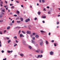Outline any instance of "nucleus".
<instances>
[{"instance_id":"obj_62","label":"nucleus","mask_w":60,"mask_h":60,"mask_svg":"<svg viewBox=\"0 0 60 60\" xmlns=\"http://www.w3.org/2000/svg\"><path fill=\"white\" fill-rule=\"evenodd\" d=\"M58 17H60V15H58L57 16Z\"/></svg>"},{"instance_id":"obj_24","label":"nucleus","mask_w":60,"mask_h":60,"mask_svg":"<svg viewBox=\"0 0 60 60\" xmlns=\"http://www.w3.org/2000/svg\"><path fill=\"white\" fill-rule=\"evenodd\" d=\"M3 17V15H0V18H1Z\"/></svg>"},{"instance_id":"obj_28","label":"nucleus","mask_w":60,"mask_h":60,"mask_svg":"<svg viewBox=\"0 0 60 60\" xmlns=\"http://www.w3.org/2000/svg\"><path fill=\"white\" fill-rule=\"evenodd\" d=\"M17 44H15V45H14V47H15L16 46H17Z\"/></svg>"},{"instance_id":"obj_16","label":"nucleus","mask_w":60,"mask_h":60,"mask_svg":"<svg viewBox=\"0 0 60 60\" xmlns=\"http://www.w3.org/2000/svg\"><path fill=\"white\" fill-rule=\"evenodd\" d=\"M20 55L21 56H24V54H20Z\"/></svg>"},{"instance_id":"obj_50","label":"nucleus","mask_w":60,"mask_h":60,"mask_svg":"<svg viewBox=\"0 0 60 60\" xmlns=\"http://www.w3.org/2000/svg\"><path fill=\"white\" fill-rule=\"evenodd\" d=\"M10 6H12V5H13V4H10Z\"/></svg>"},{"instance_id":"obj_47","label":"nucleus","mask_w":60,"mask_h":60,"mask_svg":"<svg viewBox=\"0 0 60 60\" xmlns=\"http://www.w3.org/2000/svg\"><path fill=\"white\" fill-rule=\"evenodd\" d=\"M41 53H43V51L42 50H41Z\"/></svg>"},{"instance_id":"obj_10","label":"nucleus","mask_w":60,"mask_h":60,"mask_svg":"<svg viewBox=\"0 0 60 60\" xmlns=\"http://www.w3.org/2000/svg\"><path fill=\"white\" fill-rule=\"evenodd\" d=\"M20 37L21 38L22 37V36L23 37H24V36H23L22 34H20Z\"/></svg>"},{"instance_id":"obj_7","label":"nucleus","mask_w":60,"mask_h":60,"mask_svg":"<svg viewBox=\"0 0 60 60\" xmlns=\"http://www.w3.org/2000/svg\"><path fill=\"white\" fill-rule=\"evenodd\" d=\"M22 43L23 44H24V45H25L26 43V41H25L24 40H23L22 41Z\"/></svg>"},{"instance_id":"obj_54","label":"nucleus","mask_w":60,"mask_h":60,"mask_svg":"<svg viewBox=\"0 0 60 60\" xmlns=\"http://www.w3.org/2000/svg\"><path fill=\"white\" fill-rule=\"evenodd\" d=\"M54 45L55 47H56V44L55 43L54 44Z\"/></svg>"},{"instance_id":"obj_29","label":"nucleus","mask_w":60,"mask_h":60,"mask_svg":"<svg viewBox=\"0 0 60 60\" xmlns=\"http://www.w3.org/2000/svg\"><path fill=\"white\" fill-rule=\"evenodd\" d=\"M42 2L43 3H45V1H44V0H41Z\"/></svg>"},{"instance_id":"obj_58","label":"nucleus","mask_w":60,"mask_h":60,"mask_svg":"<svg viewBox=\"0 0 60 60\" xmlns=\"http://www.w3.org/2000/svg\"><path fill=\"white\" fill-rule=\"evenodd\" d=\"M10 25H11V26H12V24L11 23L10 24Z\"/></svg>"},{"instance_id":"obj_56","label":"nucleus","mask_w":60,"mask_h":60,"mask_svg":"<svg viewBox=\"0 0 60 60\" xmlns=\"http://www.w3.org/2000/svg\"><path fill=\"white\" fill-rule=\"evenodd\" d=\"M39 2L41 3V0H39Z\"/></svg>"},{"instance_id":"obj_3","label":"nucleus","mask_w":60,"mask_h":60,"mask_svg":"<svg viewBox=\"0 0 60 60\" xmlns=\"http://www.w3.org/2000/svg\"><path fill=\"white\" fill-rule=\"evenodd\" d=\"M30 21V19H28L25 20V22H28V21Z\"/></svg>"},{"instance_id":"obj_32","label":"nucleus","mask_w":60,"mask_h":60,"mask_svg":"<svg viewBox=\"0 0 60 60\" xmlns=\"http://www.w3.org/2000/svg\"><path fill=\"white\" fill-rule=\"evenodd\" d=\"M12 23H14V20H13L12 21Z\"/></svg>"},{"instance_id":"obj_12","label":"nucleus","mask_w":60,"mask_h":60,"mask_svg":"<svg viewBox=\"0 0 60 60\" xmlns=\"http://www.w3.org/2000/svg\"><path fill=\"white\" fill-rule=\"evenodd\" d=\"M46 17L45 16H43L42 17V18L43 19H45Z\"/></svg>"},{"instance_id":"obj_26","label":"nucleus","mask_w":60,"mask_h":60,"mask_svg":"<svg viewBox=\"0 0 60 60\" xmlns=\"http://www.w3.org/2000/svg\"><path fill=\"white\" fill-rule=\"evenodd\" d=\"M14 7L13 6H12V7H11V9H14Z\"/></svg>"},{"instance_id":"obj_4","label":"nucleus","mask_w":60,"mask_h":60,"mask_svg":"<svg viewBox=\"0 0 60 60\" xmlns=\"http://www.w3.org/2000/svg\"><path fill=\"white\" fill-rule=\"evenodd\" d=\"M53 54H54V52L52 51H51L50 52V54L51 55H53Z\"/></svg>"},{"instance_id":"obj_36","label":"nucleus","mask_w":60,"mask_h":60,"mask_svg":"<svg viewBox=\"0 0 60 60\" xmlns=\"http://www.w3.org/2000/svg\"><path fill=\"white\" fill-rule=\"evenodd\" d=\"M3 9V8H0V10L1 11H2Z\"/></svg>"},{"instance_id":"obj_60","label":"nucleus","mask_w":60,"mask_h":60,"mask_svg":"<svg viewBox=\"0 0 60 60\" xmlns=\"http://www.w3.org/2000/svg\"><path fill=\"white\" fill-rule=\"evenodd\" d=\"M28 28L29 29H30V30H31V28H30L28 27Z\"/></svg>"},{"instance_id":"obj_57","label":"nucleus","mask_w":60,"mask_h":60,"mask_svg":"<svg viewBox=\"0 0 60 60\" xmlns=\"http://www.w3.org/2000/svg\"><path fill=\"white\" fill-rule=\"evenodd\" d=\"M42 22L43 23H45V21H43Z\"/></svg>"},{"instance_id":"obj_63","label":"nucleus","mask_w":60,"mask_h":60,"mask_svg":"<svg viewBox=\"0 0 60 60\" xmlns=\"http://www.w3.org/2000/svg\"><path fill=\"white\" fill-rule=\"evenodd\" d=\"M0 4L1 5V6H3V5H2V4Z\"/></svg>"},{"instance_id":"obj_33","label":"nucleus","mask_w":60,"mask_h":60,"mask_svg":"<svg viewBox=\"0 0 60 60\" xmlns=\"http://www.w3.org/2000/svg\"><path fill=\"white\" fill-rule=\"evenodd\" d=\"M19 19V18H18L16 19V20H18Z\"/></svg>"},{"instance_id":"obj_19","label":"nucleus","mask_w":60,"mask_h":60,"mask_svg":"<svg viewBox=\"0 0 60 60\" xmlns=\"http://www.w3.org/2000/svg\"><path fill=\"white\" fill-rule=\"evenodd\" d=\"M45 43L46 44H48V42L47 41H45Z\"/></svg>"},{"instance_id":"obj_42","label":"nucleus","mask_w":60,"mask_h":60,"mask_svg":"<svg viewBox=\"0 0 60 60\" xmlns=\"http://www.w3.org/2000/svg\"><path fill=\"white\" fill-rule=\"evenodd\" d=\"M0 34H2V31H0Z\"/></svg>"},{"instance_id":"obj_5","label":"nucleus","mask_w":60,"mask_h":60,"mask_svg":"<svg viewBox=\"0 0 60 60\" xmlns=\"http://www.w3.org/2000/svg\"><path fill=\"white\" fill-rule=\"evenodd\" d=\"M36 52H37V53H39L40 51V49H39L38 50H36L35 51Z\"/></svg>"},{"instance_id":"obj_23","label":"nucleus","mask_w":60,"mask_h":60,"mask_svg":"<svg viewBox=\"0 0 60 60\" xmlns=\"http://www.w3.org/2000/svg\"><path fill=\"white\" fill-rule=\"evenodd\" d=\"M19 11H17V13H18V14H19Z\"/></svg>"},{"instance_id":"obj_38","label":"nucleus","mask_w":60,"mask_h":60,"mask_svg":"<svg viewBox=\"0 0 60 60\" xmlns=\"http://www.w3.org/2000/svg\"><path fill=\"white\" fill-rule=\"evenodd\" d=\"M11 51H8V53H10Z\"/></svg>"},{"instance_id":"obj_52","label":"nucleus","mask_w":60,"mask_h":60,"mask_svg":"<svg viewBox=\"0 0 60 60\" xmlns=\"http://www.w3.org/2000/svg\"><path fill=\"white\" fill-rule=\"evenodd\" d=\"M4 33H5V32H6V30H5L4 31Z\"/></svg>"},{"instance_id":"obj_17","label":"nucleus","mask_w":60,"mask_h":60,"mask_svg":"<svg viewBox=\"0 0 60 60\" xmlns=\"http://www.w3.org/2000/svg\"><path fill=\"white\" fill-rule=\"evenodd\" d=\"M35 37L36 38H38V37H39V35H36L35 36Z\"/></svg>"},{"instance_id":"obj_44","label":"nucleus","mask_w":60,"mask_h":60,"mask_svg":"<svg viewBox=\"0 0 60 60\" xmlns=\"http://www.w3.org/2000/svg\"><path fill=\"white\" fill-rule=\"evenodd\" d=\"M14 16H15V17H17V15H14Z\"/></svg>"},{"instance_id":"obj_22","label":"nucleus","mask_w":60,"mask_h":60,"mask_svg":"<svg viewBox=\"0 0 60 60\" xmlns=\"http://www.w3.org/2000/svg\"><path fill=\"white\" fill-rule=\"evenodd\" d=\"M40 32L41 33H45V31H43V30H41L40 31Z\"/></svg>"},{"instance_id":"obj_55","label":"nucleus","mask_w":60,"mask_h":60,"mask_svg":"<svg viewBox=\"0 0 60 60\" xmlns=\"http://www.w3.org/2000/svg\"><path fill=\"white\" fill-rule=\"evenodd\" d=\"M49 35H50V33L49 32Z\"/></svg>"},{"instance_id":"obj_27","label":"nucleus","mask_w":60,"mask_h":60,"mask_svg":"<svg viewBox=\"0 0 60 60\" xmlns=\"http://www.w3.org/2000/svg\"><path fill=\"white\" fill-rule=\"evenodd\" d=\"M32 39H33V40H35V38L34 37H32Z\"/></svg>"},{"instance_id":"obj_37","label":"nucleus","mask_w":60,"mask_h":60,"mask_svg":"<svg viewBox=\"0 0 60 60\" xmlns=\"http://www.w3.org/2000/svg\"><path fill=\"white\" fill-rule=\"evenodd\" d=\"M4 50H2V51H1V52H2V53H4Z\"/></svg>"},{"instance_id":"obj_45","label":"nucleus","mask_w":60,"mask_h":60,"mask_svg":"<svg viewBox=\"0 0 60 60\" xmlns=\"http://www.w3.org/2000/svg\"><path fill=\"white\" fill-rule=\"evenodd\" d=\"M6 59H7L6 58H5V59H3V60H6Z\"/></svg>"},{"instance_id":"obj_2","label":"nucleus","mask_w":60,"mask_h":60,"mask_svg":"<svg viewBox=\"0 0 60 60\" xmlns=\"http://www.w3.org/2000/svg\"><path fill=\"white\" fill-rule=\"evenodd\" d=\"M43 56L42 55H39L38 56V57H37V58H38L39 57L40 58H41Z\"/></svg>"},{"instance_id":"obj_30","label":"nucleus","mask_w":60,"mask_h":60,"mask_svg":"<svg viewBox=\"0 0 60 60\" xmlns=\"http://www.w3.org/2000/svg\"><path fill=\"white\" fill-rule=\"evenodd\" d=\"M51 42L53 43V42H54V40H52V41H51Z\"/></svg>"},{"instance_id":"obj_13","label":"nucleus","mask_w":60,"mask_h":60,"mask_svg":"<svg viewBox=\"0 0 60 60\" xmlns=\"http://www.w3.org/2000/svg\"><path fill=\"white\" fill-rule=\"evenodd\" d=\"M22 33L23 34H26V32L23 31H22Z\"/></svg>"},{"instance_id":"obj_35","label":"nucleus","mask_w":60,"mask_h":60,"mask_svg":"<svg viewBox=\"0 0 60 60\" xmlns=\"http://www.w3.org/2000/svg\"><path fill=\"white\" fill-rule=\"evenodd\" d=\"M37 19V18H35L34 19V20H36Z\"/></svg>"},{"instance_id":"obj_46","label":"nucleus","mask_w":60,"mask_h":60,"mask_svg":"<svg viewBox=\"0 0 60 60\" xmlns=\"http://www.w3.org/2000/svg\"><path fill=\"white\" fill-rule=\"evenodd\" d=\"M20 31H21V30H20L19 32V34H20Z\"/></svg>"},{"instance_id":"obj_31","label":"nucleus","mask_w":60,"mask_h":60,"mask_svg":"<svg viewBox=\"0 0 60 60\" xmlns=\"http://www.w3.org/2000/svg\"><path fill=\"white\" fill-rule=\"evenodd\" d=\"M6 38L8 40H9V39H10V38H9L8 37H6Z\"/></svg>"},{"instance_id":"obj_41","label":"nucleus","mask_w":60,"mask_h":60,"mask_svg":"<svg viewBox=\"0 0 60 60\" xmlns=\"http://www.w3.org/2000/svg\"><path fill=\"white\" fill-rule=\"evenodd\" d=\"M50 13H51V12H50L49 11V12H48V14H50Z\"/></svg>"},{"instance_id":"obj_34","label":"nucleus","mask_w":60,"mask_h":60,"mask_svg":"<svg viewBox=\"0 0 60 60\" xmlns=\"http://www.w3.org/2000/svg\"><path fill=\"white\" fill-rule=\"evenodd\" d=\"M2 11H3V12H5V11L4 10H4H2Z\"/></svg>"},{"instance_id":"obj_25","label":"nucleus","mask_w":60,"mask_h":60,"mask_svg":"<svg viewBox=\"0 0 60 60\" xmlns=\"http://www.w3.org/2000/svg\"><path fill=\"white\" fill-rule=\"evenodd\" d=\"M14 39H17V36H15L14 37Z\"/></svg>"},{"instance_id":"obj_1","label":"nucleus","mask_w":60,"mask_h":60,"mask_svg":"<svg viewBox=\"0 0 60 60\" xmlns=\"http://www.w3.org/2000/svg\"><path fill=\"white\" fill-rule=\"evenodd\" d=\"M40 41H41L40 43V45L41 46L42 45V43H43V41L41 39L40 40Z\"/></svg>"},{"instance_id":"obj_11","label":"nucleus","mask_w":60,"mask_h":60,"mask_svg":"<svg viewBox=\"0 0 60 60\" xmlns=\"http://www.w3.org/2000/svg\"><path fill=\"white\" fill-rule=\"evenodd\" d=\"M20 19L21 21H23V18H22V17L20 18Z\"/></svg>"},{"instance_id":"obj_61","label":"nucleus","mask_w":60,"mask_h":60,"mask_svg":"<svg viewBox=\"0 0 60 60\" xmlns=\"http://www.w3.org/2000/svg\"><path fill=\"white\" fill-rule=\"evenodd\" d=\"M12 52H13V51H12V50L11 51H10L11 53H12Z\"/></svg>"},{"instance_id":"obj_39","label":"nucleus","mask_w":60,"mask_h":60,"mask_svg":"<svg viewBox=\"0 0 60 60\" xmlns=\"http://www.w3.org/2000/svg\"><path fill=\"white\" fill-rule=\"evenodd\" d=\"M47 9H49V6H48L47 7Z\"/></svg>"},{"instance_id":"obj_8","label":"nucleus","mask_w":60,"mask_h":60,"mask_svg":"<svg viewBox=\"0 0 60 60\" xmlns=\"http://www.w3.org/2000/svg\"><path fill=\"white\" fill-rule=\"evenodd\" d=\"M31 42L32 43H33L34 44L35 43V41H33V40H32Z\"/></svg>"},{"instance_id":"obj_48","label":"nucleus","mask_w":60,"mask_h":60,"mask_svg":"<svg viewBox=\"0 0 60 60\" xmlns=\"http://www.w3.org/2000/svg\"><path fill=\"white\" fill-rule=\"evenodd\" d=\"M16 3H19V2L18 1H16Z\"/></svg>"},{"instance_id":"obj_21","label":"nucleus","mask_w":60,"mask_h":60,"mask_svg":"<svg viewBox=\"0 0 60 60\" xmlns=\"http://www.w3.org/2000/svg\"><path fill=\"white\" fill-rule=\"evenodd\" d=\"M38 15H40V14H41V12H38Z\"/></svg>"},{"instance_id":"obj_14","label":"nucleus","mask_w":60,"mask_h":60,"mask_svg":"<svg viewBox=\"0 0 60 60\" xmlns=\"http://www.w3.org/2000/svg\"><path fill=\"white\" fill-rule=\"evenodd\" d=\"M11 40H8V43H10V42H11Z\"/></svg>"},{"instance_id":"obj_6","label":"nucleus","mask_w":60,"mask_h":60,"mask_svg":"<svg viewBox=\"0 0 60 60\" xmlns=\"http://www.w3.org/2000/svg\"><path fill=\"white\" fill-rule=\"evenodd\" d=\"M27 33L28 34H31V32L30 31H27Z\"/></svg>"},{"instance_id":"obj_9","label":"nucleus","mask_w":60,"mask_h":60,"mask_svg":"<svg viewBox=\"0 0 60 60\" xmlns=\"http://www.w3.org/2000/svg\"><path fill=\"white\" fill-rule=\"evenodd\" d=\"M16 22H17V23H20L21 22V21H16Z\"/></svg>"},{"instance_id":"obj_49","label":"nucleus","mask_w":60,"mask_h":60,"mask_svg":"<svg viewBox=\"0 0 60 60\" xmlns=\"http://www.w3.org/2000/svg\"><path fill=\"white\" fill-rule=\"evenodd\" d=\"M21 7H24L23 5H21Z\"/></svg>"},{"instance_id":"obj_20","label":"nucleus","mask_w":60,"mask_h":60,"mask_svg":"<svg viewBox=\"0 0 60 60\" xmlns=\"http://www.w3.org/2000/svg\"><path fill=\"white\" fill-rule=\"evenodd\" d=\"M10 27L9 26L7 28V29H10Z\"/></svg>"},{"instance_id":"obj_18","label":"nucleus","mask_w":60,"mask_h":60,"mask_svg":"<svg viewBox=\"0 0 60 60\" xmlns=\"http://www.w3.org/2000/svg\"><path fill=\"white\" fill-rule=\"evenodd\" d=\"M21 28V27H16L15 28V29H16L17 28Z\"/></svg>"},{"instance_id":"obj_53","label":"nucleus","mask_w":60,"mask_h":60,"mask_svg":"<svg viewBox=\"0 0 60 60\" xmlns=\"http://www.w3.org/2000/svg\"><path fill=\"white\" fill-rule=\"evenodd\" d=\"M59 22H57V24H59Z\"/></svg>"},{"instance_id":"obj_40","label":"nucleus","mask_w":60,"mask_h":60,"mask_svg":"<svg viewBox=\"0 0 60 60\" xmlns=\"http://www.w3.org/2000/svg\"><path fill=\"white\" fill-rule=\"evenodd\" d=\"M15 41H16V43H18V42H19V41H18L17 40H15Z\"/></svg>"},{"instance_id":"obj_15","label":"nucleus","mask_w":60,"mask_h":60,"mask_svg":"<svg viewBox=\"0 0 60 60\" xmlns=\"http://www.w3.org/2000/svg\"><path fill=\"white\" fill-rule=\"evenodd\" d=\"M28 47L29 48V49H32V47L30 46H28Z\"/></svg>"},{"instance_id":"obj_51","label":"nucleus","mask_w":60,"mask_h":60,"mask_svg":"<svg viewBox=\"0 0 60 60\" xmlns=\"http://www.w3.org/2000/svg\"><path fill=\"white\" fill-rule=\"evenodd\" d=\"M3 22V20H0V22Z\"/></svg>"},{"instance_id":"obj_43","label":"nucleus","mask_w":60,"mask_h":60,"mask_svg":"<svg viewBox=\"0 0 60 60\" xmlns=\"http://www.w3.org/2000/svg\"><path fill=\"white\" fill-rule=\"evenodd\" d=\"M0 3H1V4H3V1H1Z\"/></svg>"},{"instance_id":"obj_59","label":"nucleus","mask_w":60,"mask_h":60,"mask_svg":"<svg viewBox=\"0 0 60 60\" xmlns=\"http://www.w3.org/2000/svg\"><path fill=\"white\" fill-rule=\"evenodd\" d=\"M8 8H6V10H8Z\"/></svg>"},{"instance_id":"obj_64","label":"nucleus","mask_w":60,"mask_h":60,"mask_svg":"<svg viewBox=\"0 0 60 60\" xmlns=\"http://www.w3.org/2000/svg\"><path fill=\"white\" fill-rule=\"evenodd\" d=\"M33 35H35V33H33Z\"/></svg>"}]
</instances>
